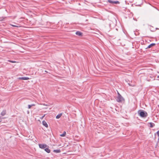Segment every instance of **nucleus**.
<instances>
[{
    "instance_id": "nucleus-1",
    "label": "nucleus",
    "mask_w": 159,
    "mask_h": 159,
    "mask_svg": "<svg viewBox=\"0 0 159 159\" xmlns=\"http://www.w3.org/2000/svg\"><path fill=\"white\" fill-rule=\"evenodd\" d=\"M138 113L139 115L142 118H146L148 116V114L146 111L142 110H139L138 111Z\"/></svg>"
},
{
    "instance_id": "nucleus-2",
    "label": "nucleus",
    "mask_w": 159,
    "mask_h": 159,
    "mask_svg": "<svg viewBox=\"0 0 159 159\" xmlns=\"http://www.w3.org/2000/svg\"><path fill=\"white\" fill-rule=\"evenodd\" d=\"M123 100H124V99L121 95L118 92V96L116 98V101L117 102H121Z\"/></svg>"
},
{
    "instance_id": "nucleus-3",
    "label": "nucleus",
    "mask_w": 159,
    "mask_h": 159,
    "mask_svg": "<svg viewBox=\"0 0 159 159\" xmlns=\"http://www.w3.org/2000/svg\"><path fill=\"white\" fill-rule=\"evenodd\" d=\"M39 148L42 149H45L48 146L45 144H39Z\"/></svg>"
},
{
    "instance_id": "nucleus-4",
    "label": "nucleus",
    "mask_w": 159,
    "mask_h": 159,
    "mask_svg": "<svg viewBox=\"0 0 159 159\" xmlns=\"http://www.w3.org/2000/svg\"><path fill=\"white\" fill-rule=\"evenodd\" d=\"M48 148L49 147L48 146L44 149V150L48 153H49L51 152L50 150Z\"/></svg>"
},
{
    "instance_id": "nucleus-5",
    "label": "nucleus",
    "mask_w": 159,
    "mask_h": 159,
    "mask_svg": "<svg viewBox=\"0 0 159 159\" xmlns=\"http://www.w3.org/2000/svg\"><path fill=\"white\" fill-rule=\"evenodd\" d=\"M75 34L79 36H82V33L80 31H77L76 32Z\"/></svg>"
},
{
    "instance_id": "nucleus-6",
    "label": "nucleus",
    "mask_w": 159,
    "mask_h": 159,
    "mask_svg": "<svg viewBox=\"0 0 159 159\" xmlns=\"http://www.w3.org/2000/svg\"><path fill=\"white\" fill-rule=\"evenodd\" d=\"M156 45V44L155 43H151V44H150V45H149L148 46V47L146 48V49H147V48H151V47H152V46H153L155 45Z\"/></svg>"
},
{
    "instance_id": "nucleus-7",
    "label": "nucleus",
    "mask_w": 159,
    "mask_h": 159,
    "mask_svg": "<svg viewBox=\"0 0 159 159\" xmlns=\"http://www.w3.org/2000/svg\"><path fill=\"white\" fill-rule=\"evenodd\" d=\"M42 124H43V125L45 127H46L47 128L48 127V125L47 124V123L45 120H43L42 121Z\"/></svg>"
},
{
    "instance_id": "nucleus-8",
    "label": "nucleus",
    "mask_w": 159,
    "mask_h": 159,
    "mask_svg": "<svg viewBox=\"0 0 159 159\" xmlns=\"http://www.w3.org/2000/svg\"><path fill=\"white\" fill-rule=\"evenodd\" d=\"M20 79L23 80H28L29 79V78L27 77H22L20 78Z\"/></svg>"
},
{
    "instance_id": "nucleus-9",
    "label": "nucleus",
    "mask_w": 159,
    "mask_h": 159,
    "mask_svg": "<svg viewBox=\"0 0 159 159\" xmlns=\"http://www.w3.org/2000/svg\"><path fill=\"white\" fill-rule=\"evenodd\" d=\"M53 152L55 153H60L61 152V151L60 149H56V150H54L53 151Z\"/></svg>"
},
{
    "instance_id": "nucleus-10",
    "label": "nucleus",
    "mask_w": 159,
    "mask_h": 159,
    "mask_svg": "<svg viewBox=\"0 0 159 159\" xmlns=\"http://www.w3.org/2000/svg\"><path fill=\"white\" fill-rule=\"evenodd\" d=\"M149 124H150V127L151 128H152L155 126L154 124L152 122H150Z\"/></svg>"
},
{
    "instance_id": "nucleus-11",
    "label": "nucleus",
    "mask_w": 159,
    "mask_h": 159,
    "mask_svg": "<svg viewBox=\"0 0 159 159\" xmlns=\"http://www.w3.org/2000/svg\"><path fill=\"white\" fill-rule=\"evenodd\" d=\"M6 113V110H3L1 113V115L2 116H4L5 115Z\"/></svg>"
},
{
    "instance_id": "nucleus-12",
    "label": "nucleus",
    "mask_w": 159,
    "mask_h": 159,
    "mask_svg": "<svg viewBox=\"0 0 159 159\" xmlns=\"http://www.w3.org/2000/svg\"><path fill=\"white\" fill-rule=\"evenodd\" d=\"M150 30L152 32H154L156 31V30H155V29L153 27L151 26V27L150 28Z\"/></svg>"
},
{
    "instance_id": "nucleus-13",
    "label": "nucleus",
    "mask_w": 159,
    "mask_h": 159,
    "mask_svg": "<svg viewBox=\"0 0 159 159\" xmlns=\"http://www.w3.org/2000/svg\"><path fill=\"white\" fill-rule=\"evenodd\" d=\"M5 17H4L3 16L0 17V21H2L4 20L5 19Z\"/></svg>"
},
{
    "instance_id": "nucleus-14",
    "label": "nucleus",
    "mask_w": 159,
    "mask_h": 159,
    "mask_svg": "<svg viewBox=\"0 0 159 159\" xmlns=\"http://www.w3.org/2000/svg\"><path fill=\"white\" fill-rule=\"evenodd\" d=\"M61 115H62V114L61 113L58 114L56 116V118L57 119H59L61 117Z\"/></svg>"
},
{
    "instance_id": "nucleus-15",
    "label": "nucleus",
    "mask_w": 159,
    "mask_h": 159,
    "mask_svg": "<svg viewBox=\"0 0 159 159\" xmlns=\"http://www.w3.org/2000/svg\"><path fill=\"white\" fill-rule=\"evenodd\" d=\"M119 3H120V2L118 1H113V4H119Z\"/></svg>"
},
{
    "instance_id": "nucleus-16",
    "label": "nucleus",
    "mask_w": 159,
    "mask_h": 159,
    "mask_svg": "<svg viewBox=\"0 0 159 159\" xmlns=\"http://www.w3.org/2000/svg\"><path fill=\"white\" fill-rule=\"evenodd\" d=\"M66 134V132L65 131H64L62 134H60V136L61 137H64Z\"/></svg>"
},
{
    "instance_id": "nucleus-17",
    "label": "nucleus",
    "mask_w": 159,
    "mask_h": 159,
    "mask_svg": "<svg viewBox=\"0 0 159 159\" xmlns=\"http://www.w3.org/2000/svg\"><path fill=\"white\" fill-rule=\"evenodd\" d=\"M107 2H108L111 4H113V1L112 0H107Z\"/></svg>"
},
{
    "instance_id": "nucleus-18",
    "label": "nucleus",
    "mask_w": 159,
    "mask_h": 159,
    "mask_svg": "<svg viewBox=\"0 0 159 159\" xmlns=\"http://www.w3.org/2000/svg\"><path fill=\"white\" fill-rule=\"evenodd\" d=\"M158 147H159V143L158 142H157L155 145V148H157Z\"/></svg>"
},
{
    "instance_id": "nucleus-19",
    "label": "nucleus",
    "mask_w": 159,
    "mask_h": 159,
    "mask_svg": "<svg viewBox=\"0 0 159 159\" xmlns=\"http://www.w3.org/2000/svg\"><path fill=\"white\" fill-rule=\"evenodd\" d=\"M8 61H9V62H11V63H15V62H16L15 61H11V60H9Z\"/></svg>"
},
{
    "instance_id": "nucleus-20",
    "label": "nucleus",
    "mask_w": 159,
    "mask_h": 159,
    "mask_svg": "<svg viewBox=\"0 0 159 159\" xmlns=\"http://www.w3.org/2000/svg\"><path fill=\"white\" fill-rule=\"evenodd\" d=\"M45 114H44L43 116H41V117H40V119H42H42L44 118V117L45 116Z\"/></svg>"
},
{
    "instance_id": "nucleus-21",
    "label": "nucleus",
    "mask_w": 159,
    "mask_h": 159,
    "mask_svg": "<svg viewBox=\"0 0 159 159\" xmlns=\"http://www.w3.org/2000/svg\"><path fill=\"white\" fill-rule=\"evenodd\" d=\"M11 25L13 27H18V26L14 25Z\"/></svg>"
},
{
    "instance_id": "nucleus-22",
    "label": "nucleus",
    "mask_w": 159,
    "mask_h": 159,
    "mask_svg": "<svg viewBox=\"0 0 159 159\" xmlns=\"http://www.w3.org/2000/svg\"><path fill=\"white\" fill-rule=\"evenodd\" d=\"M157 135H158V136L159 137V130H158L157 132Z\"/></svg>"
},
{
    "instance_id": "nucleus-23",
    "label": "nucleus",
    "mask_w": 159,
    "mask_h": 159,
    "mask_svg": "<svg viewBox=\"0 0 159 159\" xmlns=\"http://www.w3.org/2000/svg\"><path fill=\"white\" fill-rule=\"evenodd\" d=\"M30 105H31V107L35 106V104H32Z\"/></svg>"
},
{
    "instance_id": "nucleus-24",
    "label": "nucleus",
    "mask_w": 159,
    "mask_h": 159,
    "mask_svg": "<svg viewBox=\"0 0 159 159\" xmlns=\"http://www.w3.org/2000/svg\"><path fill=\"white\" fill-rule=\"evenodd\" d=\"M31 107V105H28V108L29 109Z\"/></svg>"
},
{
    "instance_id": "nucleus-25",
    "label": "nucleus",
    "mask_w": 159,
    "mask_h": 159,
    "mask_svg": "<svg viewBox=\"0 0 159 159\" xmlns=\"http://www.w3.org/2000/svg\"><path fill=\"white\" fill-rule=\"evenodd\" d=\"M158 29H159L158 28H156L155 29V30H158Z\"/></svg>"
},
{
    "instance_id": "nucleus-26",
    "label": "nucleus",
    "mask_w": 159,
    "mask_h": 159,
    "mask_svg": "<svg viewBox=\"0 0 159 159\" xmlns=\"http://www.w3.org/2000/svg\"><path fill=\"white\" fill-rule=\"evenodd\" d=\"M157 142H158L159 143V138L158 139V141H157Z\"/></svg>"
},
{
    "instance_id": "nucleus-27",
    "label": "nucleus",
    "mask_w": 159,
    "mask_h": 159,
    "mask_svg": "<svg viewBox=\"0 0 159 159\" xmlns=\"http://www.w3.org/2000/svg\"><path fill=\"white\" fill-rule=\"evenodd\" d=\"M45 72H47L46 71V70H45Z\"/></svg>"
},
{
    "instance_id": "nucleus-28",
    "label": "nucleus",
    "mask_w": 159,
    "mask_h": 159,
    "mask_svg": "<svg viewBox=\"0 0 159 159\" xmlns=\"http://www.w3.org/2000/svg\"><path fill=\"white\" fill-rule=\"evenodd\" d=\"M129 84V85H130V84H129H129Z\"/></svg>"
}]
</instances>
